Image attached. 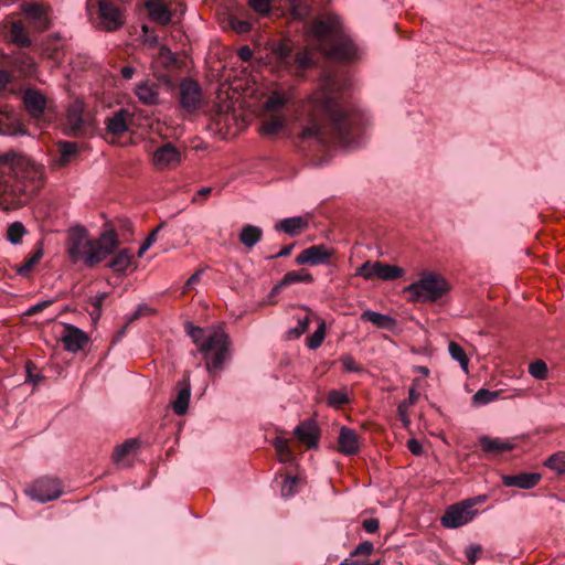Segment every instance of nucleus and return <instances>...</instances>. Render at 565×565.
Returning a JSON list of instances; mask_svg holds the SVG:
<instances>
[{"label": "nucleus", "mask_w": 565, "mask_h": 565, "mask_svg": "<svg viewBox=\"0 0 565 565\" xmlns=\"http://www.w3.org/2000/svg\"><path fill=\"white\" fill-rule=\"evenodd\" d=\"M23 103L28 113L34 118L42 116L46 108V98L44 95L32 88L24 92Z\"/></svg>", "instance_id": "20"}, {"label": "nucleus", "mask_w": 565, "mask_h": 565, "mask_svg": "<svg viewBox=\"0 0 565 565\" xmlns=\"http://www.w3.org/2000/svg\"><path fill=\"white\" fill-rule=\"evenodd\" d=\"M298 282L312 284L313 276L307 269L291 270L285 274L281 285H292Z\"/></svg>", "instance_id": "34"}, {"label": "nucleus", "mask_w": 565, "mask_h": 565, "mask_svg": "<svg viewBox=\"0 0 565 565\" xmlns=\"http://www.w3.org/2000/svg\"><path fill=\"white\" fill-rule=\"evenodd\" d=\"M143 43L150 47H156L159 43L158 35L154 34L147 25H142Z\"/></svg>", "instance_id": "55"}, {"label": "nucleus", "mask_w": 565, "mask_h": 565, "mask_svg": "<svg viewBox=\"0 0 565 565\" xmlns=\"http://www.w3.org/2000/svg\"><path fill=\"white\" fill-rule=\"evenodd\" d=\"M17 67H23L26 71H31L34 67L33 58L28 54H21L13 61Z\"/></svg>", "instance_id": "57"}, {"label": "nucleus", "mask_w": 565, "mask_h": 565, "mask_svg": "<svg viewBox=\"0 0 565 565\" xmlns=\"http://www.w3.org/2000/svg\"><path fill=\"white\" fill-rule=\"evenodd\" d=\"M402 267L385 264L382 262H365L356 269V276L366 280L379 278L383 281H393L404 276Z\"/></svg>", "instance_id": "8"}, {"label": "nucleus", "mask_w": 565, "mask_h": 565, "mask_svg": "<svg viewBox=\"0 0 565 565\" xmlns=\"http://www.w3.org/2000/svg\"><path fill=\"white\" fill-rule=\"evenodd\" d=\"M415 386H416V381H414V384L408 390V397L406 399L402 401L397 405V414H398L399 420L402 422L404 428L409 427L411 419L408 416V409L411 408V406H413L417 402V399L419 397V394L417 393Z\"/></svg>", "instance_id": "27"}, {"label": "nucleus", "mask_w": 565, "mask_h": 565, "mask_svg": "<svg viewBox=\"0 0 565 565\" xmlns=\"http://www.w3.org/2000/svg\"><path fill=\"white\" fill-rule=\"evenodd\" d=\"M134 255L128 248L120 249L108 263V267L115 273H125L132 264Z\"/></svg>", "instance_id": "30"}, {"label": "nucleus", "mask_w": 565, "mask_h": 565, "mask_svg": "<svg viewBox=\"0 0 565 565\" xmlns=\"http://www.w3.org/2000/svg\"><path fill=\"white\" fill-rule=\"evenodd\" d=\"M98 11L102 24L106 31H115L121 26L120 11L110 0H99Z\"/></svg>", "instance_id": "14"}, {"label": "nucleus", "mask_w": 565, "mask_h": 565, "mask_svg": "<svg viewBox=\"0 0 565 565\" xmlns=\"http://www.w3.org/2000/svg\"><path fill=\"white\" fill-rule=\"evenodd\" d=\"M230 24H231L232 29L239 34H245V33L249 32L252 29L250 22H248L246 20L237 19L235 17H233L230 20Z\"/></svg>", "instance_id": "52"}, {"label": "nucleus", "mask_w": 565, "mask_h": 565, "mask_svg": "<svg viewBox=\"0 0 565 565\" xmlns=\"http://www.w3.org/2000/svg\"><path fill=\"white\" fill-rule=\"evenodd\" d=\"M544 466L555 471L557 475H565V451H557L550 456Z\"/></svg>", "instance_id": "39"}, {"label": "nucleus", "mask_w": 565, "mask_h": 565, "mask_svg": "<svg viewBox=\"0 0 565 565\" xmlns=\"http://www.w3.org/2000/svg\"><path fill=\"white\" fill-rule=\"evenodd\" d=\"M350 402L345 390H331L327 396V404L332 408H341Z\"/></svg>", "instance_id": "41"}, {"label": "nucleus", "mask_w": 565, "mask_h": 565, "mask_svg": "<svg viewBox=\"0 0 565 565\" xmlns=\"http://www.w3.org/2000/svg\"><path fill=\"white\" fill-rule=\"evenodd\" d=\"M271 52L279 63L286 66L291 65L292 52L286 43H275L273 45Z\"/></svg>", "instance_id": "38"}, {"label": "nucleus", "mask_w": 565, "mask_h": 565, "mask_svg": "<svg viewBox=\"0 0 565 565\" xmlns=\"http://www.w3.org/2000/svg\"><path fill=\"white\" fill-rule=\"evenodd\" d=\"M248 3L255 12L262 15H265L270 11V0H249Z\"/></svg>", "instance_id": "54"}, {"label": "nucleus", "mask_w": 565, "mask_h": 565, "mask_svg": "<svg viewBox=\"0 0 565 565\" xmlns=\"http://www.w3.org/2000/svg\"><path fill=\"white\" fill-rule=\"evenodd\" d=\"M152 162L157 169H170L181 162V153L172 142H166L152 156Z\"/></svg>", "instance_id": "13"}, {"label": "nucleus", "mask_w": 565, "mask_h": 565, "mask_svg": "<svg viewBox=\"0 0 565 565\" xmlns=\"http://www.w3.org/2000/svg\"><path fill=\"white\" fill-rule=\"evenodd\" d=\"M62 342L65 350L75 353L84 349L88 342V337L79 328L73 324H66L65 332L62 335Z\"/></svg>", "instance_id": "17"}, {"label": "nucleus", "mask_w": 565, "mask_h": 565, "mask_svg": "<svg viewBox=\"0 0 565 565\" xmlns=\"http://www.w3.org/2000/svg\"><path fill=\"white\" fill-rule=\"evenodd\" d=\"M326 338V323L321 321L317 330L307 339V347L310 350H316L321 347Z\"/></svg>", "instance_id": "45"}, {"label": "nucleus", "mask_w": 565, "mask_h": 565, "mask_svg": "<svg viewBox=\"0 0 565 565\" xmlns=\"http://www.w3.org/2000/svg\"><path fill=\"white\" fill-rule=\"evenodd\" d=\"M448 352H449L450 356L459 363L461 370L463 372L468 373L469 359H468L463 348L459 343H457L455 341H450L448 344Z\"/></svg>", "instance_id": "35"}, {"label": "nucleus", "mask_w": 565, "mask_h": 565, "mask_svg": "<svg viewBox=\"0 0 565 565\" xmlns=\"http://www.w3.org/2000/svg\"><path fill=\"white\" fill-rule=\"evenodd\" d=\"M203 274V269L196 270L193 275L189 277V279L185 281L183 292L190 290L193 288L194 285L199 284L201 280V276Z\"/></svg>", "instance_id": "62"}, {"label": "nucleus", "mask_w": 565, "mask_h": 565, "mask_svg": "<svg viewBox=\"0 0 565 565\" xmlns=\"http://www.w3.org/2000/svg\"><path fill=\"white\" fill-rule=\"evenodd\" d=\"M340 361H341L343 370L345 372L359 373L362 371V367L356 363L355 359L350 354L342 355Z\"/></svg>", "instance_id": "51"}, {"label": "nucleus", "mask_w": 565, "mask_h": 565, "mask_svg": "<svg viewBox=\"0 0 565 565\" xmlns=\"http://www.w3.org/2000/svg\"><path fill=\"white\" fill-rule=\"evenodd\" d=\"M307 221L301 216H292L282 218L278 223L275 224V230L277 232H284L290 236H296L301 233L302 230L307 227Z\"/></svg>", "instance_id": "26"}, {"label": "nucleus", "mask_w": 565, "mask_h": 565, "mask_svg": "<svg viewBox=\"0 0 565 565\" xmlns=\"http://www.w3.org/2000/svg\"><path fill=\"white\" fill-rule=\"evenodd\" d=\"M173 88V82L167 75H160L156 79L147 78L139 82L134 92L139 103L145 106H158L162 103L161 92Z\"/></svg>", "instance_id": "7"}, {"label": "nucleus", "mask_w": 565, "mask_h": 565, "mask_svg": "<svg viewBox=\"0 0 565 565\" xmlns=\"http://www.w3.org/2000/svg\"><path fill=\"white\" fill-rule=\"evenodd\" d=\"M310 326V318L308 316L298 319V324L296 328H291L288 330L289 339H298L303 333H306Z\"/></svg>", "instance_id": "46"}, {"label": "nucleus", "mask_w": 565, "mask_h": 565, "mask_svg": "<svg viewBox=\"0 0 565 565\" xmlns=\"http://www.w3.org/2000/svg\"><path fill=\"white\" fill-rule=\"evenodd\" d=\"M43 257V246L42 243H38L36 249L33 254L25 259V262L17 267V274L20 276H26L33 269V267L41 260Z\"/></svg>", "instance_id": "36"}, {"label": "nucleus", "mask_w": 565, "mask_h": 565, "mask_svg": "<svg viewBox=\"0 0 565 565\" xmlns=\"http://www.w3.org/2000/svg\"><path fill=\"white\" fill-rule=\"evenodd\" d=\"M307 39L316 43L329 58L351 63L360 58V49L343 31L342 21L334 13H327L303 24Z\"/></svg>", "instance_id": "2"}, {"label": "nucleus", "mask_w": 565, "mask_h": 565, "mask_svg": "<svg viewBox=\"0 0 565 565\" xmlns=\"http://www.w3.org/2000/svg\"><path fill=\"white\" fill-rule=\"evenodd\" d=\"M44 181V167L33 161H29L28 167L0 173V210L22 207L40 191Z\"/></svg>", "instance_id": "3"}, {"label": "nucleus", "mask_w": 565, "mask_h": 565, "mask_svg": "<svg viewBox=\"0 0 565 565\" xmlns=\"http://www.w3.org/2000/svg\"><path fill=\"white\" fill-rule=\"evenodd\" d=\"M478 511L470 509L465 501L447 508L441 516V525L447 529H457L468 524L477 515Z\"/></svg>", "instance_id": "9"}, {"label": "nucleus", "mask_w": 565, "mask_h": 565, "mask_svg": "<svg viewBox=\"0 0 565 565\" xmlns=\"http://www.w3.org/2000/svg\"><path fill=\"white\" fill-rule=\"evenodd\" d=\"M26 234L25 226L22 222H13L7 230V239L12 245H18L22 242L23 236Z\"/></svg>", "instance_id": "40"}, {"label": "nucleus", "mask_w": 565, "mask_h": 565, "mask_svg": "<svg viewBox=\"0 0 565 565\" xmlns=\"http://www.w3.org/2000/svg\"><path fill=\"white\" fill-rule=\"evenodd\" d=\"M374 551V545L370 541H364L360 543L352 552L351 556L358 555H370Z\"/></svg>", "instance_id": "56"}, {"label": "nucleus", "mask_w": 565, "mask_h": 565, "mask_svg": "<svg viewBox=\"0 0 565 565\" xmlns=\"http://www.w3.org/2000/svg\"><path fill=\"white\" fill-rule=\"evenodd\" d=\"M449 289L447 281L439 275L424 273L420 278L405 288L414 302H434L440 299Z\"/></svg>", "instance_id": "6"}, {"label": "nucleus", "mask_w": 565, "mask_h": 565, "mask_svg": "<svg viewBox=\"0 0 565 565\" xmlns=\"http://www.w3.org/2000/svg\"><path fill=\"white\" fill-rule=\"evenodd\" d=\"M31 161L26 156L21 152L9 150L0 153V173H8L21 167H28Z\"/></svg>", "instance_id": "22"}, {"label": "nucleus", "mask_w": 565, "mask_h": 565, "mask_svg": "<svg viewBox=\"0 0 565 565\" xmlns=\"http://www.w3.org/2000/svg\"><path fill=\"white\" fill-rule=\"evenodd\" d=\"M298 481L297 477L288 476L281 486V495L285 498L294 495L296 493V486Z\"/></svg>", "instance_id": "50"}, {"label": "nucleus", "mask_w": 565, "mask_h": 565, "mask_svg": "<svg viewBox=\"0 0 565 565\" xmlns=\"http://www.w3.org/2000/svg\"><path fill=\"white\" fill-rule=\"evenodd\" d=\"M62 494L61 483L57 480L42 478L34 482L30 489L33 500L44 503L57 499Z\"/></svg>", "instance_id": "12"}, {"label": "nucleus", "mask_w": 565, "mask_h": 565, "mask_svg": "<svg viewBox=\"0 0 565 565\" xmlns=\"http://www.w3.org/2000/svg\"><path fill=\"white\" fill-rule=\"evenodd\" d=\"M482 553V548L480 545H470L466 550V556L468 558V562L470 564L476 563V561L479 558L480 554Z\"/></svg>", "instance_id": "58"}, {"label": "nucleus", "mask_w": 565, "mask_h": 565, "mask_svg": "<svg viewBox=\"0 0 565 565\" xmlns=\"http://www.w3.org/2000/svg\"><path fill=\"white\" fill-rule=\"evenodd\" d=\"M118 244L115 230H107L97 239H90L87 230L78 225L70 231L66 250L72 263H83L92 268L113 254Z\"/></svg>", "instance_id": "4"}, {"label": "nucleus", "mask_w": 565, "mask_h": 565, "mask_svg": "<svg viewBox=\"0 0 565 565\" xmlns=\"http://www.w3.org/2000/svg\"><path fill=\"white\" fill-rule=\"evenodd\" d=\"M67 121L73 129H81L83 126L81 110L77 108H71L67 113Z\"/></svg>", "instance_id": "53"}, {"label": "nucleus", "mask_w": 565, "mask_h": 565, "mask_svg": "<svg viewBox=\"0 0 565 565\" xmlns=\"http://www.w3.org/2000/svg\"><path fill=\"white\" fill-rule=\"evenodd\" d=\"M191 397V387L188 381L183 382V386L179 390L177 398L172 403V409L174 414L181 416L184 415L189 408Z\"/></svg>", "instance_id": "29"}, {"label": "nucleus", "mask_w": 565, "mask_h": 565, "mask_svg": "<svg viewBox=\"0 0 565 565\" xmlns=\"http://www.w3.org/2000/svg\"><path fill=\"white\" fill-rule=\"evenodd\" d=\"M361 320L372 322L375 327L388 331H392L396 327L395 318L373 310L363 311Z\"/></svg>", "instance_id": "25"}, {"label": "nucleus", "mask_w": 565, "mask_h": 565, "mask_svg": "<svg viewBox=\"0 0 565 565\" xmlns=\"http://www.w3.org/2000/svg\"><path fill=\"white\" fill-rule=\"evenodd\" d=\"M311 7L310 4L299 0L298 2H292L291 3V9H290V13L292 15L294 19H297V20H306L310 14H311Z\"/></svg>", "instance_id": "44"}, {"label": "nucleus", "mask_w": 565, "mask_h": 565, "mask_svg": "<svg viewBox=\"0 0 565 565\" xmlns=\"http://www.w3.org/2000/svg\"><path fill=\"white\" fill-rule=\"evenodd\" d=\"M313 61L307 51H299L292 54L291 65L298 71H305L312 65Z\"/></svg>", "instance_id": "43"}, {"label": "nucleus", "mask_w": 565, "mask_h": 565, "mask_svg": "<svg viewBox=\"0 0 565 565\" xmlns=\"http://www.w3.org/2000/svg\"><path fill=\"white\" fill-rule=\"evenodd\" d=\"M210 186L201 188L192 198V203L202 204L204 200L212 193Z\"/></svg>", "instance_id": "60"}, {"label": "nucleus", "mask_w": 565, "mask_h": 565, "mask_svg": "<svg viewBox=\"0 0 565 565\" xmlns=\"http://www.w3.org/2000/svg\"><path fill=\"white\" fill-rule=\"evenodd\" d=\"M263 237V230L259 226L246 224L239 233L241 243L247 247H254Z\"/></svg>", "instance_id": "28"}, {"label": "nucleus", "mask_w": 565, "mask_h": 565, "mask_svg": "<svg viewBox=\"0 0 565 565\" xmlns=\"http://www.w3.org/2000/svg\"><path fill=\"white\" fill-rule=\"evenodd\" d=\"M529 373L537 380H544L547 376V366L542 360H536L529 365Z\"/></svg>", "instance_id": "47"}, {"label": "nucleus", "mask_w": 565, "mask_h": 565, "mask_svg": "<svg viewBox=\"0 0 565 565\" xmlns=\"http://www.w3.org/2000/svg\"><path fill=\"white\" fill-rule=\"evenodd\" d=\"M500 396V392L490 391L487 388L478 390L472 396V404L475 406H483L497 401Z\"/></svg>", "instance_id": "37"}, {"label": "nucleus", "mask_w": 565, "mask_h": 565, "mask_svg": "<svg viewBox=\"0 0 565 565\" xmlns=\"http://www.w3.org/2000/svg\"><path fill=\"white\" fill-rule=\"evenodd\" d=\"M24 13L28 15V18L33 20H45V11L44 9L36 3H30L24 8Z\"/></svg>", "instance_id": "49"}, {"label": "nucleus", "mask_w": 565, "mask_h": 565, "mask_svg": "<svg viewBox=\"0 0 565 565\" xmlns=\"http://www.w3.org/2000/svg\"><path fill=\"white\" fill-rule=\"evenodd\" d=\"M186 331L198 345V351L204 355L207 372L222 371L232 356L228 334L220 328L206 332L191 323H188Z\"/></svg>", "instance_id": "5"}, {"label": "nucleus", "mask_w": 565, "mask_h": 565, "mask_svg": "<svg viewBox=\"0 0 565 565\" xmlns=\"http://www.w3.org/2000/svg\"><path fill=\"white\" fill-rule=\"evenodd\" d=\"M407 448L415 456H420L423 454V446L415 438H412L407 441Z\"/></svg>", "instance_id": "64"}, {"label": "nucleus", "mask_w": 565, "mask_h": 565, "mask_svg": "<svg viewBox=\"0 0 565 565\" xmlns=\"http://www.w3.org/2000/svg\"><path fill=\"white\" fill-rule=\"evenodd\" d=\"M338 448L340 452L347 456L358 454L360 450V440L355 430L345 426L341 427L338 437Z\"/></svg>", "instance_id": "19"}, {"label": "nucleus", "mask_w": 565, "mask_h": 565, "mask_svg": "<svg viewBox=\"0 0 565 565\" xmlns=\"http://www.w3.org/2000/svg\"><path fill=\"white\" fill-rule=\"evenodd\" d=\"M132 115L129 110L120 108L111 117L107 118L106 129L114 136H119L128 130V120H131Z\"/></svg>", "instance_id": "23"}, {"label": "nucleus", "mask_w": 565, "mask_h": 565, "mask_svg": "<svg viewBox=\"0 0 565 565\" xmlns=\"http://www.w3.org/2000/svg\"><path fill=\"white\" fill-rule=\"evenodd\" d=\"M58 158L55 160L56 166H66L73 157L78 152V146L73 141H58Z\"/></svg>", "instance_id": "31"}, {"label": "nucleus", "mask_w": 565, "mask_h": 565, "mask_svg": "<svg viewBox=\"0 0 565 565\" xmlns=\"http://www.w3.org/2000/svg\"><path fill=\"white\" fill-rule=\"evenodd\" d=\"M362 527L366 533H375L380 527V522L374 518L365 519L362 522Z\"/></svg>", "instance_id": "61"}, {"label": "nucleus", "mask_w": 565, "mask_h": 565, "mask_svg": "<svg viewBox=\"0 0 565 565\" xmlns=\"http://www.w3.org/2000/svg\"><path fill=\"white\" fill-rule=\"evenodd\" d=\"M139 447L138 439H128L117 446L113 452V460L117 466L125 467V458Z\"/></svg>", "instance_id": "32"}, {"label": "nucleus", "mask_w": 565, "mask_h": 565, "mask_svg": "<svg viewBox=\"0 0 565 565\" xmlns=\"http://www.w3.org/2000/svg\"><path fill=\"white\" fill-rule=\"evenodd\" d=\"M150 19L161 25H168L171 22L172 13L168 6L161 0H148L145 3Z\"/></svg>", "instance_id": "21"}, {"label": "nucleus", "mask_w": 565, "mask_h": 565, "mask_svg": "<svg viewBox=\"0 0 565 565\" xmlns=\"http://www.w3.org/2000/svg\"><path fill=\"white\" fill-rule=\"evenodd\" d=\"M285 105V99L279 95H271L266 102V108L269 110H276Z\"/></svg>", "instance_id": "59"}, {"label": "nucleus", "mask_w": 565, "mask_h": 565, "mask_svg": "<svg viewBox=\"0 0 565 565\" xmlns=\"http://www.w3.org/2000/svg\"><path fill=\"white\" fill-rule=\"evenodd\" d=\"M334 250L324 244L312 245L297 255V265L319 266L327 265L333 257Z\"/></svg>", "instance_id": "11"}, {"label": "nucleus", "mask_w": 565, "mask_h": 565, "mask_svg": "<svg viewBox=\"0 0 565 565\" xmlns=\"http://www.w3.org/2000/svg\"><path fill=\"white\" fill-rule=\"evenodd\" d=\"M344 85L335 76L328 75L324 78L321 88L312 95L311 103L315 111L323 118L327 126L312 120L302 129L300 135L302 140H316L318 143L327 146L329 137L326 130L328 128L332 137L344 147L360 143L359 138L367 118L360 109L340 103V90L344 88Z\"/></svg>", "instance_id": "1"}, {"label": "nucleus", "mask_w": 565, "mask_h": 565, "mask_svg": "<svg viewBox=\"0 0 565 565\" xmlns=\"http://www.w3.org/2000/svg\"><path fill=\"white\" fill-rule=\"evenodd\" d=\"M541 479L542 476L539 472H522L519 475H503L501 481L504 487L530 490L535 488Z\"/></svg>", "instance_id": "16"}, {"label": "nucleus", "mask_w": 565, "mask_h": 565, "mask_svg": "<svg viewBox=\"0 0 565 565\" xmlns=\"http://www.w3.org/2000/svg\"><path fill=\"white\" fill-rule=\"evenodd\" d=\"M284 127V121L279 118H273L270 120L265 121L262 125L260 132L263 135L271 136L277 134Z\"/></svg>", "instance_id": "48"}, {"label": "nucleus", "mask_w": 565, "mask_h": 565, "mask_svg": "<svg viewBox=\"0 0 565 565\" xmlns=\"http://www.w3.org/2000/svg\"><path fill=\"white\" fill-rule=\"evenodd\" d=\"M319 433V427L312 419H306L295 428V436L308 448L318 446Z\"/></svg>", "instance_id": "18"}, {"label": "nucleus", "mask_w": 565, "mask_h": 565, "mask_svg": "<svg viewBox=\"0 0 565 565\" xmlns=\"http://www.w3.org/2000/svg\"><path fill=\"white\" fill-rule=\"evenodd\" d=\"M108 292H100L94 297H90L88 299V302L93 306L95 309H103V303L105 299L108 297Z\"/></svg>", "instance_id": "63"}, {"label": "nucleus", "mask_w": 565, "mask_h": 565, "mask_svg": "<svg viewBox=\"0 0 565 565\" xmlns=\"http://www.w3.org/2000/svg\"><path fill=\"white\" fill-rule=\"evenodd\" d=\"M279 459L282 462H289L294 459L291 449L289 448L288 440L284 437H276L273 443Z\"/></svg>", "instance_id": "42"}, {"label": "nucleus", "mask_w": 565, "mask_h": 565, "mask_svg": "<svg viewBox=\"0 0 565 565\" xmlns=\"http://www.w3.org/2000/svg\"><path fill=\"white\" fill-rule=\"evenodd\" d=\"M10 38L14 44L21 47H29L32 45V41L21 22H13L11 24Z\"/></svg>", "instance_id": "33"}, {"label": "nucleus", "mask_w": 565, "mask_h": 565, "mask_svg": "<svg viewBox=\"0 0 565 565\" xmlns=\"http://www.w3.org/2000/svg\"><path fill=\"white\" fill-rule=\"evenodd\" d=\"M202 100V90L198 82L183 78L179 87V104L189 113L196 110Z\"/></svg>", "instance_id": "10"}, {"label": "nucleus", "mask_w": 565, "mask_h": 565, "mask_svg": "<svg viewBox=\"0 0 565 565\" xmlns=\"http://www.w3.org/2000/svg\"><path fill=\"white\" fill-rule=\"evenodd\" d=\"M26 131L18 124V115L8 105L0 108V135L23 136Z\"/></svg>", "instance_id": "15"}, {"label": "nucleus", "mask_w": 565, "mask_h": 565, "mask_svg": "<svg viewBox=\"0 0 565 565\" xmlns=\"http://www.w3.org/2000/svg\"><path fill=\"white\" fill-rule=\"evenodd\" d=\"M479 445L482 450L489 455H501L505 451H510L514 448V444L507 439L491 438L489 436L479 437Z\"/></svg>", "instance_id": "24"}]
</instances>
